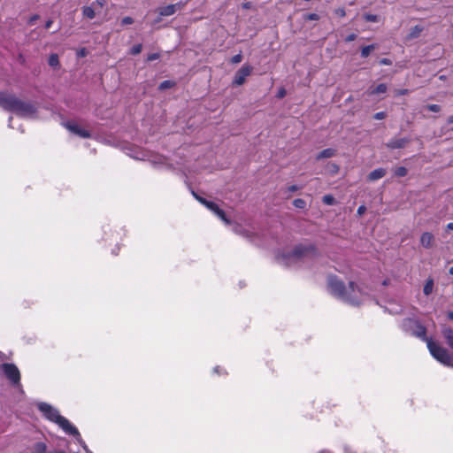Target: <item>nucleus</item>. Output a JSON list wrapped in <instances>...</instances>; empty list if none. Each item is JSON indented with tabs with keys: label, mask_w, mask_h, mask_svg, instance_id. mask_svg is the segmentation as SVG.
<instances>
[{
	"label": "nucleus",
	"mask_w": 453,
	"mask_h": 453,
	"mask_svg": "<svg viewBox=\"0 0 453 453\" xmlns=\"http://www.w3.org/2000/svg\"><path fill=\"white\" fill-rule=\"evenodd\" d=\"M252 67L249 65H242L235 73L233 83L236 86H241L245 82L248 76L250 75Z\"/></svg>",
	"instance_id": "nucleus-9"
},
{
	"label": "nucleus",
	"mask_w": 453,
	"mask_h": 453,
	"mask_svg": "<svg viewBox=\"0 0 453 453\" xmlns=\"http://www.w3.org/2000/svg\"><path fill=\"white\" fill-rule=\"evenodd\" d=\"M49 65L52 67H57L59 65L58 56L51 54L49 58Z\"/></svg>",
	"instance_id": "nucleus-24"
},
{
	"label": "nucleus",
	"mask_w": 453,
	"mask_h": 453,
	"mask_svg": "<svg viewBox=\"0 0 453 453\" xmlns=\"http://www.w3.org/2000/svg\"><path fill=\"white\" fill-rule=\"evenodd\" d=\"M173 85H174V83L172 81H169V80L164 81L160 83L159 89L165 90V89L172 88Z\"/></svg>",
	"instance_id": "nucleus-30"
},
{
	"label": "nucleus",
	"mask_w": 453,
	"mask_h": 453,
	"mask_svg": "<svg viewBox=\"0 0 453 453\" xmlns=\"http://www.w3.org/2000/svg\"><path fill=\"white\" fill-rule=\"evenodd\" d=\"M356 37H357V35H356L355 34H350V35H349L346 37L345 41H346V42H349L354 41V40L356 39Z\"/></svg>",
	"instance_id": "nucleus-48"
},
{
	"label": "nucleus",
	"mask_w": 453,
	"mask_h": 453,
	"mask_svg": "<svg viewBox=\"0 0 453 453\" xmlns=\"http://www.w3.org/2000/svg\"><path fill=\"white\" fill-rule=\"evenodd\" d=\"M403 328L411 334L426 342V340H430L426 337V329L418 320L412 319H406L403 322Z\"/></svg>",
	"instance_id": "nucleus-5"
},
{
	"label": "nucleus",
	"mask_w": 453,
	"mask_h": 453,
	"mask_svg": "<svg viewBox=\"0 0 453 453\" xmlns=\"http://www.w3.org/2000/svg\"><path fill=\"white\" fill-rule=\"evenodd\" d=\"M433 289H434V280L428 279L426 281V284L423 288V292L426 296H429L433 292Z\"/></svg>",
	"instance_id": "nucleus-20"
},
{
	"label": "nucleus",
	"mask_w": 453,
	"mask_h": 453,
	"mask_svg": "<svg viewBox=\"0 0 453 453\" xmlns=\"http://www.w3.org/2000/svg\"><path fill=\"white\" fill-rule=\"evenodd\" d=\"M318 257V251L313 245H298L288 256V259L297 263L305 262Z\"/></svg>",
	"instance_id": "nucleus-4"
},
{
	"label": "nucleus",
	"mask_w": 453,
	"mask_h": 453,
	"mask_svg": "<svg viewBox=\"0 0 453 453\" xmlns=\"http://www.w3.org/2000/svg\"><path fill=\"white\" fill-rule=\"evenodd\" d=\"M376 48L375 44H370L367 46H365L361 49V57L362 58H367L371 51L373 50Z\"/></svg>",
	"instance_id": "nucleus-21"
},
{
	"label": "nucleus",
	"mask_w": 453,
	"mask_h": 453,
	"mask_svg": "<svg viewBox=\"0 0 453 453\" xmlns=\"http://www.w3.org/2000/svg\"><path fill=\"white\" fill-rule=\"evenodd\" d=\"M1 370L5 377L14 387H20V372L14 364L4 363L1 365Z\"/></svg>",
	"instance_id": "nucleus-6"
},
{
	"label": "nucleus",
	"mask_w": 453,
	"mask_h": 453,
	"mask_svg": "<svg viewBox=\"0 0 453 453\" xmlns=\"http://www.w3.org/2000/svg\"><path fill=\"white\" fill-rule=\"evenodd\" d=\"M365 210H366V208H365V205H360V206L357 208V214H358V215H360V216H361V215H363V214L365 213Z\"/></svg>",
	"instance_id": "nucleus-45"
},
{
	"label": "nucleus",
	"mask_w": 453,
	"mask_h": 453,
	"mask_svg": "<svg viewBox=\"0 0 453 453\" xmlns=\"http://www.w3.org/2000/svg\"><path fill=\"white\" fill-rule=\"evenodd\" d=\"M380 64L383 65H392V61L389 58H381L380 60Z\"/></svg>",
	"instance_id": "nucleus-41"
},
{
	"label": "nucleus",
	"mask_w": 453,
	"mask_h": 453,
	"mask_svg": "<svg viewBox=\"0 0 453 453\" xmlns=\"http://www.w3.org/2000/svg\"><path fill=\"white\" fill-rule=\"evenodd\" d=\"M65 127L66 129H68L71 133H73L74 134L82 137V138H89L90 133L82 127H81L78 124L74 122H67L65 124Z\"/></svg>",
	"instance_id": "nucleus-10"
},
{
	"label": "nucleus",
	"mask_w": 453,
	"mask_h": 453,
	"mask_svg": "<svg viewBox=\"0 0 453 453\" xmlns=\"http://www.w3.org/2000/svg\"><path fill=\"white\" fill-rule=\"evenodd\" d=\"M426 108L433 112H439L441 111V106L439 104H428Z\"/></svg>",
	"instance_id": "nucleus-34"
},
{
	"label": "nucleus",
	"mask_w": 453,
	"mask_h": 453,
	"mask_svg": "<svg viewBox=\"0 0 453 453\" xmlns=\"http://www.w3.org/2000/svg\"><path fill=\"white\" fill-rule=\"evenodd\" d=\"M233 231L236 233L237 234L242 235V236H248V231L243 229L241 226L235 225L233 228Z\"/></svg>",
	"instance_id": "nucleus-28"
},
{
	"label": "nucleus",
	"mask_w": 453,
	"mask_h": 453,
	"mask_svg": "<svg viewBox=\"0 0 453 453\" xmlns=\"http://www.w3.org/2000/svg\"><path fill=\"white\" fill-rule=\"evenodd\" d=\"M434 242V235L430 232H425L420 236V243L426 248L429 249L432 247Z\"/></svg>",
	"instance_id": "nucleus-14"
},
{
	"label": "nucleus",
	"mask_w": 453,
	"mask_h": 453,
	"mask_svg": "<svg viewBox=\"0 0 453 453\" xmlns=\"http://www.w3.org/2000/svg\"><path fill=\"white\" fill-rule=\"evenodd\" d=\"M105 4V1L104 0H95L93 3H92V6L94 7H96L98 6L99 8H103L104 5Z\"/></svg>",
	"instance_id": "nucleus-39"
},
{
	"label": "nucleus",
	"mask_w": 453,
	"mask_h": 453,
	"mask_svg": "<svg viewBox=\"0 0 453 453\" xmlns=\"http://www.w3.org/2000/svg\"><path fill=\"white\" fill-rule=\"evenodd\" d=\"M142 44H135L131 49V54L137 55V54H139L142 51Z\"/></svg>",
	"instance_id": "nucleus-33"
},
{
	"label": "nucleus",
	"mask_w": 453,
	"mask_h": 453,
	"mask_svg": "<svg viewBox=\"0 0 453 453\" xmlns=\"http://www.w3.org/2000/svg\"><path fill=\"white\" fill-rule=\"evenodd\" d=\"M305 19L318 20V19H319V16L317 13H309V14L305 15Z\"/></svg>",
	"instance_id": "nucleus-36"
},
{
	"label": "nucleus",
	"mask_w": 453,
	"mask_h": 453,
	"mask_svg": "<svg viewBox=\"0 0 453 453\" xmlns=\"http://www.w3.org/2000/svg\"><path fill=\"white\" fill-rule=\"evenodd\" d=\"M336 150L332 148H327L323 150H321L317 156L316 160H321L324 158H329L335 155Z\"/></svg>",
	"instance_id": "nucleus-15"
},
{
	"label": "nucleus",
	"mask_w": 453,
	"mask_h": 453,
	"mask_svg": "<svg viewBox=\"0 0 453 453\" xmlns=\"http://www.w3.org/2000/svg\"><path fill=\"white\" fill-rule=\"evenodd\" d=\"M409 93V90L406 89V88H403V89H398L395 91V96H404V95H407Z\"/></svg>",
	"instance_id": "nucleus-42"
},
{
	"label": "nucleus",
	"mask_w": 453,
	"mask_h": 453,
	"mask_svg": "<svg viewBox=\"0 0 453 453\" xmlns=\"http://www.w3.org/2000/svg\"><path fill=\"white\" fill-rule=\"evenodd\" d=\"M364 19L368 22H378L379 17L375 14L365 13Z\"/></svg>",
	"instance_id": "nucleus-29"
},
{
	"label": "nucleus",
	"mask_w": 453,
	"mask_h": 453,
	"mask_svg": "<svg viewBox=\"0 0 453 453\" xmlns=\"http://www.w3.org/2000/svg\"><path fill=\"white\" fill-rule=\"evenodd\" d=\"M293 204L296 208L303 209L306 205V203L303 199L296 198L293 201Z\"/></svg>",
	"instance_id": "nucleus-31"
},
{
	"label": "nucleus",
	"mask_w": 453,
	"mask_h": 453,
	"mask_svg": "<svg viewBox=\"0 0 453 453\" xmlns=\"http://www.w3.org/2000/svg\"><path fill=\"white\" fill-rule=\"evenodd\" d=\"M449 274L453 275V266H451L449 270Z\"/></svg>",
	"instance_id": "nucleus-59"
},
{
	"label": "nucleus",
	"mask_w": 453,
	"mask_h": 453,
	"mask_svg": "<svg viewBox=\"0 0 453 453\" xmlns=\"http://www.w3.org/2000/svg\"><path fill=\"white\" fill-rule=\"evenodd\" d=\"M442 334L447 341V343L453 349V330L449 327H446L442 330Z\"/></svg>",
	"instance_id": "nucleus-18"
},
{
	"label": "nucleus",
	"mask_w": 453,
	"mask_h": 453,
	"mask_svg": "<svg viewBox=\"0 0 453 453\" xmlns=\"http://www.w3.org/2000/svg\"><path fill=\"white\" fill-rule=\"evenodd\" d=\"M84 51H85L84 50H81V56H84V55H85V52H84Z\"/></svg>",
	"instance_id": "nucleus-61"
},
{
	"label": "nucleus",
	"mask_w": 453,
	"mask_h": 453,
	"mask_svg": "<svg viewBox=\"0 0 453 453\" xmlns=\"http://www.w3.org/2000/svg\"><path fill=\"white\" fill-rule=\"evenodd\" d=\"M47 446L44 442H37L34 446V453H46Z\"/></svg>",
	"instance_id": "nucleus-22"
},
{
	"label": "nucleus",
	"mask_w": 453,
	"mask_h": 453,
	"mask_svg": "<svg viewBox=\"0 0 453 453\" xmlns=\"http://www.w3.org/2000/svg\"><path fill=\"white\" fill-rule=\"evenodd\" d=\"M338 171H339V166L337 165H335V164H333L332 165V172L333 173H338Z\"/></svg>",
	"instance_id": "nucleus-49"
},
{
	"label": "nucleus",
	"mask_w": 453,
	"mask_h": 453,
	"mask_svg": "<svg viewBox=\"0 0 453 453\" xmlns=\"http://www.w3.org/2000/svg\"><path fill=\"white\" fill-rule=\"evenodd\" d=\"M322 201L327 205H333L335 203V199L332 195H326L323 196Z\"/></svg>",
	"instance_id": "nucleus-27"
},
{
	"label": "nucleus",
	"mask_w": 453,
	"mask_h": 453,
	"mask_svg": "<svg viewBox=\"0 0 453 453\" xmlns=\"http://www.w3.org/2000/svg\"><path fill=\"white\" fill-rule=\"evenodd\" d=\"M439 79L441 80V81H444V80H446V76L445 75H441L439 77Z\"/></svg>",
	"instance_id": "nucleus-58"
},
{
	"label": "nucleus",
	"mask_w": 453,
	"mask_h": 453,
	"mask_svg": "<svg viewBox=\"0 0 453 453\" xmlns=\"http://www.w3.org/2000/svg\"><path fill=\"white\" fill-rule=\"evenodd\" d=\"M448 123H449V124H452V123H453V116H449V117L448 118Z\"/></svg>",
	"instance_id": "nucleus-54"
},
{
	"label": "nucleus",
	"mask_w": 453,
	"mask_h": 453,
	"mask_svg": "<svg viewBox=\"0 0 453 453\" xmlns=\"http://www.w3.org/2000/svg\"><path fill=\"white\" fill-rule=\"evenodd\" d=\"M205 207L212 211L215 215H217L225 224L229 225L230 220L226 218V213L223 210H221L218 204L213 202L209 201L206 203Z\"/></svg>",
	"instance_id": "nucleus-11"
},
{
	"label": "nucleus",
	"mask_w": 453,
	"mask_h": 453,
	"mask_svg": "<svg viewBox=\"0 0 453 453\" xmlns=\"http://www.w3.org/2000/svg\"><path fill=\"white\" fill-rule=\"evenodd\" d=\"M449 319H453V311L448 314Z\"/></svg>",
	"instance_id": "nucleus-55"
},
{
	"label": "nucleus",
	"mask_w": 453,
	"mask_h": 453,
	"mask_svg": "<svg viewBox=\"0 0 453 453\" xmlns=\"http://www.w3.org/2000/svg\"><path fill=\"white\" fill-rule=\"evenodd\" d=\"M160 16H171L176 12V7L173 4H168L165 7H162L158 10Z\"/></svg>",
	"instance_id": "nucleus-16"
},
{
	"label": "nucleus",
	"mask_w": 453,
	"mask_h": 453,
	"mask_svg": "<svg viewBox=\"0 0 453 453\" xmlns=\"http://www.w3.org/2000/svg\"><path fill=\"white\" fill-rule=\"evenodd\" d=\"M173 5H175V7H176V11L181 10L186 5V2L180 1L176 4H174Z\"/></svg>",
	"instance_id": "nucleus-43"
},
{
	"label": "nucleus",
	"mask_w": 453,
	"mask_h": 453,
	"mask_svg": "<svg viewBox=\"0 0 453 453\" xmlns=\"http://www.w3.org/2000/svg\"><path fill=\"white\" fill-rule=\"evenodd\" d=\"M327 284L332 295L351 305L360 304L366 295L359 287L355 286L354 282H349L346 288L336 276H329Z\"/></svg>",
	"instance_id": "nucleus-1"
},
{
	"label": "nucleus",
	"mask_w": 453,
	"mask_h": 453,
	"mask_svg": "<svg viewBox=\"0 0 453 453\" xmlns=\"http://www.w3.org/2000/svg\"><path fill=\"white\" fill-rule=\"evenodd\" d=\"M388 90V86L385 83H380L374 88L370 89L369 94L370 95H379V94H384Z\"/></svg>",
	"instance_id": "nucleus-19"
},
{
	"label": "nucleus",
	"mask_w": 453,
	"mask_h": 453,
	"mask_svg": "<svg viewBox=\"0 0 453 453\" xmlns=\"http://www.w3.org/2000/svg\"><path fill=\"white\" fill-rule=\"evenodd\" d=\"M157 58H159V54L158 53H151V54L148 55L147 61H153V60H156Z\"/></svg>",
	"instance_id": "nucleus-40"
},
{
	"label": "nucleus",
	"mask_w": 453,
	"mask_h": 453,
	"mask_svg": "<svg viewBox=\"0 0 453 453\" xmlns=\"http://www.w3.org/2000/svg\"><path fill=\"white\" fill-rule=\"evenodd\" d=\"M214 372H215L216 373H220V372H219V366L215 367V368H214Z\"/></svg>",
	"instance_id": "nucleus-57"
},
{
	"label": "nucleus",
	"mask_w": 453,
	"mask_h": 453,
	"mask_svg": "<svg viewBox=\"0 0 453 453\" xmlns=\"http://www.w3.org/2000/svg\"><path fill=\"white\" fill-rule=\"evenodd\" d=\"M335 13L340 17H344L346 15V12L343 8H339L335 11Z\"/></svg>",
	"instance_id": "nucleus-44"
},
{
	"label": "nucleus",
	"mask_w": 453,
	"mask_h": 453,
	"mask_svg": "<svg viewBox=\"0 0 453 453\" xmlns=\"http://www.w3.org/2000/svg\"><path fill=\"white\" fill-rule=\"evenodd\" d=\"M426 345L431 355L436 360H438L444 365L453 367V357L445 348L441 347L437 342H434L432 339L426 340Z\"/></svg>",
	"instance_id": "nucleus-3"
},
{
	"label": "nucleus",
	"mask_w": 453,
	"mask_h": 453,
	"mask_svg": "<svg viewBox=\"0 0 453 453\" xmlns=\"http://www.w3.org/2000/svg\"><path fill=\"white\" fill-rule=\"evenodd\" d=\"M73 436H74L77 440V441L81 445V447L85 449L86 453H92L91 451H89V449H88L86 443L84 442V441L81 439V434L80 433L78 432V434H72Z\"/></svg>",
	"instance_id": "nucleus-25"
},
{
	"label": "nucleus",
	"mask_w": 453,
	"mask_h": 453,
	"mask_svg": "<svg viewBox=\"0 0 453 453\" xmlns=\"http://www.w3.org/2000/svg\"><path fill=\"white\" fill-rule=\"evenodd\" d=\"M242 56L241 53H239V54H236V55L232 57L231 63L238 64V63H240L242 61Z\"/></svg>",
	"instance_id": "nucleus-35"
},
{
	"label": "nucleus",
	"mask_w": 453,
	"mask_h": 453,
	"mask_svg": "<svg viewBox=\"0 0 453 453\" xmlns=\"http://www.w3.org/2000/svg\"><path fill=\"white\" fill-rule=\"evenodd\" d=\"M14 112L23 118H34L36 109L32 104L19 99Z\"/></svg>",
	"instance_id": "nucleus-7"
},
{
	"label": "nucleus",
	"mask_w": 453,
	"mask_h": 453,
	"mask_svg": "<svg viewBox=\"0 0 453 453\" xmlns=\"http://www.w3.org/2000/svg\"><path fill=\"white\" fill-rule=\"evenodd\" d=\"M12 119V117H10V118H9V124H8V126H9L10 127H12V125H11Z\"/></svg>",
	"instance_id": "nucleus-60"
},
{
	"label": "nucleus",
	"mask_w": 453,
	"mask_h": 453,
	"mask_svg": "<svg viewBox=\"0 0 453 453\" xmlns=\"http://www.w3.org/2000/svg\"><path fill=\"white\" fill-rule=\"evenodd\" d=\"M49 453H65V452L63 450H54V451H50Z\"/></svg>",
	"instance_id": "nucleus-56"
},
{
	"label": "nucleus",
	"mask_w": 453,
	"mask_h": 453,
	"mask_svg": "<svg viewBox=\"0 0 453 453\" xmlns=\"http://www.w3.org/2000/svg\"><path fill=\"white\" fill-rule=\"evenodd\" d=\"M96 7H94L92 5L90 6H84L82 8V14L84 17L89 19H92L95 18L96 16Z\"/></svg>",
	"instance_id": "nucleus-17"
},
{
	"label": "nucleus",
	"mask_w": 453,
	"mask_h": 453,
	"mask_svg": "<svg viewBox=\"0 0 453 453\" xmlns=\"http://www.w3.org/2000/svg\"><path fill=\"white\" fill-rule=\"evenodd\" d=\"M19 98L6 92H0V106L5 111L14 112Z\"/></svg>",
	"instance_id": "nucleus-8"
},
{
	"label": "nucleus",
	"mask_w": 453,
	"mask_h": 453,
	"mask_svg": "<svg viewBox=\"0 0 453 453\" xmlns=\"http://www.w3.org/2000/svg\"><path fill=\"white\" fill-rule=\"evenodd\" d=\"M53 21L51 19H49L46 23H45V28L48 29L51 27Z\"/></svg>",
	"instance_id": "nucleus-51"
},
{
	"label": "nucleus",
	"mask_w": 453,
	"mask_h": 453,
	"mask_svg": "<svg viewBox=\"0 0 453 453\" xmlns=\"http://www.w3.org/2000/svg\"><path fill=\"white\" fill-rule=\"evenodd\" d=\"M447 229L453 230V222H450L447 225Z\"/></svg>",
	"instance_id": "nucleus-53"
},
{
	"label": "nucleus",
	"mask_w": 453,
	"mask_h": 453,
	"mask_svg": "<svg viewBox=\"0 0 453 453\" xmlns=\"http://www.w3.org/2000/svg\"><path fill=\"white\" fill-rule=\"evenodd\" d=\"M423 28L419 26H415L414 27L411 28L410 34H409V38H417L420 33L422 32Z\"/></svg>",
	"instance_id": "nucleus-23"
},
{
	"label": "nucleus",
	"mask_w": 453,
	"mask_h": 453,
	"mask_svg": "<svg viewBox=\"0 0 453 453\" xmlns=\"http://www.w3.org/2000/svg\"><path fill=\"white\" fill-rule=\"evenodd\" d=\"M385 118H386V112H384V111L376 112L373 115V119H378V120L383 119Z\"/></svg>",
	"instance_id": "nucleus-38"
},
{
	"label": "nucleus",
	"mask_w": 453,
	"mask_h": 453,
	"mask_svg": "<svg viewBox=\"0 0 453 453\" xmlns=\"http://www.w3.org/2000/svg\"><path fill=\"white\" fill-rule=\"evenodd\" d=\"M38 409L47 419L56 423L65 434H78V429L65 417L61 416L57 409L47 403H38Z\"/></svg>",
	"instance_id": "nucleus-2"
},
{
	"label": "nucleus",
	"mask_w": 453,
	"mask_h": 453,
	"mask_svg": "<svg viewBox=\"0 0 453 453\" xmlns=\"http://www.w3.org/2000/svg\"><path fill=\"white\" fill-rule=\"evenodd\" d=\"M410 142L409 138H394L388 141L386 143L387 148L395 150V149H402L406 146L407 143Z\"/></svg>",
	"instance_id": "nucleus-12"
},
{
	"label": "nucleus",
	"mask_w": 453,
	"mask_h": 453,
	"mask_svg": "<svg viewBox=\"0 0 453 453\" xmlns=\"http://www.w3.org/2000/svg\"><path fill=\"white\" fill-rule=\"evenodd\" d=\"M299 189V187L296 186V185H291V186H288V192H296Z\"/></svg>",
	"instance_id": "nucleus-47"
},
{
	"label": "nucleus",
	"mask_w": 453,
	"mask_h": 453,
	"mask_svg": "<svg viewBox=\"0 0 453 453\" xmlns=\"http://www.w3.org/2000/svg\"><path fill=\"white\" fill-rule=\"evenodd\" d=\"M250 7H251V3H250V2L242 4L243 9H250Z\"/></svg>",
	"instance_id": "nucleus-50"
},
{
	"label": "nucleus",
	"mask_w": 453,
	"mask_h": 453,
	"mask_svg": "<svg viewBox=\"0 0 453 453\" xmlns=\"http://www.w3.org/2000/svg\"><path fill=\"white\" fill-rule=\"evenodd\" d=\"M192 195L200 203H202L203 205H206V203H208L209 201L206 200L205 198L198 196L195 191H192Z\"/></svg>",
	"instance_id": "nucleus-32"
},
{
	"label": "nucleus",
	"mask_w": 453,
	"mask_h": 453,
	"mask_svg": "<svg viewBox=\"0 0 453 453\" xmlns=\"http://www.w3.org/2000/svg\"><path fill=\"white\" fill-rule=\"evenodd\" d=\"M134 22V19L131 18V17H125L122 19L121 20V25L123 26H126V25H130Z\"/></svg>",
	"instance_id": "nucleus-37"
},
{
	"label": "nucleus",
	"mask_w": 453,
	"mask_h": 453,
	"mask_svg": "<svg viewBox=\"0 0 453 453\" xmlns=\"http://www.w3.org/2000/svg\"><path fill=\"white\" fill-rule=\"evenodd\" d=\"M387 171L384 168H376L368 174L367 179L369 181H375L384 177Z\"/></svg>",
	"instance_id": "nucleus-13"
},
{
	"label": "nucleus",
	"mask_w": 453,
	"mask_h": 453,
	"mask_svg": "<svg viewBox=\"0 0 453 453\" xmlns=\"http://www.w3.org/2000/svg\"><path fill=\"white\" fill-rule=\"evenodd\" d=\"M37 19H38V15H35V16H33V17L30 19L29 22H30L31 24H33V22H34L35 20H36Z\"/></svg>",
	"instance_id": "nucleus-52"
},
{
	"label": "nucleus",
	"mask_w": 453,
	"mask_h": 453,
	"mask_svg": "<svg viewBox=\"0 0 453 453\" xmlns=\"http://www.w3.org/2000/svg\"><path fill=\"white\" fill-rule=\"evenodd\" d=\"M286 96V90L284 88H280L278 91L277 97L278 98H283Z\"/></svg>",
	"instance_id": "nucleus-46"
},
{
	"label": "nucleus",
	"mask_w": 453,
	"mask_h": 453,
	"mask_svg": "<svg viewBox=\"0 0 453 453\" xmlns=\"http://www.w3.org/2000/svg\"><path fill=\"white\" fill-rule=\"evenodd\" d=\"M407 173V169L404 166H399L395 169V175L397 177H404Z\"/></svg>",
	"instance_id": "nucleus-26"
}]
</instances>
